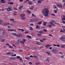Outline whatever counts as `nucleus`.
Masks as SVG:
<instances>
[{"instance_id": "f257e3e1", "label": "nucleus", "mask_w": 65, "mask_h": 65, "mask_svg": "<svg viewBox=\"0 0 65 65\" xmlns=\"http://www.w3.org/2000/svg\"><path fill=\"white\" fill-rule=\"evenodd\" d=\"M42 12L43 15H44L45 17H47L48 16V14L49 12V11L48 9L47 8H45L43 10Z\"/></svg>"}, {"instance_id": "f03ea898", "label": "nucleus", "mask_w": 65, "mask_h": 65, "mask_svg": "<svg viewBox=\"0 0 65 65\" xmlns=\"http://www.w3.org/2000/svg\"><path fill=\"white\" fill-rule=\"evenodd\" d=\"M52 52L53 53H55V54H56L58 53V50H57V48H53L52 49Z\"/></svg>"}, {"instance_id": "7ed1b4c3", "label": "nucleus", "mask_w": 65, "mask_h": 65, "mask_svg": "<svg viewBox=\"0 0 65 65\" xmlns=\"http://www.w3.org/2000/svg\"><path fill=\"white\" fill-rule=\"evenodd\" d=\"M13 9L10 6L7 8V10L9 11H11Z\"/></svg>"}, {"instance_id": "20e7f679", "label": "nucleus", "mask_w": 65, "mask_h": 65, "mask_svg": "<svg viewBox=\"0 0 65 65\" xmlns=\"http://www.w3.org/2000/svg\"><path fill=\"white\" fill-rule=\"evenodd\" d=\"M60 39H61V41H65V37L64 36H62L60 38Z\"/></svg>"}, {"instance_id": "39448f33", "label": "nucleus", "mask_w": 65, "mask_h": 65, "mask_svg": "<svg viewBox=\"0 0 65 65\" xmlns=\"http://www.w3.org/2000/svg\"><path fill=\"white\" fill-rule=\"evenodd\" d=\"M56 5V6L58 7H59V8H62L63 7L62 6L61 4H57Z\"/></svg>"}, {"instance_id": "423d86ee", "label": "nucleus", "mask_w": 65, "mask_h": 65, "mask_svg": "<svg viewBox=\"0 0 65 65\" xmlns=\"http://www.w3.org/2000/svg\"><path fill=\"white\" fill-rule=\"evenodd\" d=\"M22 35L21 34H19L17 35V36L19 37H22Z\"/></svg>"}, {"instance_id": "0eeeda50", "label": "nucleus", "mask_w": 65, "mask_h": 65, "mask_svg": "<svg viewBox=\"0 0 65 65\" xmlns=\"http://www.w3.org/2000/svg\"><path fill=\"white\" fill-rule=\"evenodd\" d=\"M23 8V6H21L19 7V10H21V9H22Z\"/></svg>"}, {"instance_id": "6e6552de", "label": "nucleus", "mask_w": 65, "mask_h": 65, "mask_svg": "<svg viewBox=\"0 0 65 65\" xmlns=\"http://www.w3.org/2000/svg\"><path fill=\"white\" fill-rule=\"evenodd\" d=\"M50 23L51 24V25H52V26H54V27L56 26H55V25L54 24H53V22H50Z\"/></svg>"}, {"instance_id": "1a4fd4ad", "label": "nucleus", "mask_w": 65, "mask_h": 65, "mask_svg": "<svg viewBox=\"0 0 65 65\" xmlns=\"http://www.w3.org/2000/svg\"><path fill=\"white\" fill-rule=\"evenodd\" d=\"M1 2L3 3H5V2L4 1V0H1Z\"/></svg>"}, {"instance_id": "9d476101", "label": "nucleus", "mask_w": 65, "mask_h": 65, "mask_svg": "<svg viewBox=\"0 0 65 65\" xmlns=\"http://www.w3.org/2000/svg\"><path fill=\"white\" fill-rule=\"evenodd\" d=\"M8 25H9V23H4L3 24V26H6Z\"/></svg>"}, {"instance_id": "9b49d317", "label": "nucleus", "mask_w": 65, "mask_h": 65, "mask_svg": "<svg viewBox=\"0 0 65 65\" xmlns=\"http://www.w3.org/2000/svg\"><path fill=\"white\" fill-rule=\"evenodd\" d=\"M63 18H62V20L63 21H65V15H63Z\"/></svg>"}, {"instance_id": "f8f14e48", "label": "nucleus", "mask_w": 65, "mask_h": 65, "mask_svg": "<svg viewBox=\"0 0 65 65\" xmlns=\"http://www.w3.org/2000/svg\"><path fill=\"white\" fill-rule=\"evenodd\" d=\"M12 34L13 36H17V34L15 33H12Z\"/></svg>"}, {"instance_id": "ddd939ff", "label": "nucleus", "mask_w": 65, "mask_h": 65, "mask_svg": "<svg viewBox=\"0 0 65 65\" xmlns=\"http://www.w3.org/2000/svg\"><path fill=\"white\" fill-rule=\"evenodd\" d=\"M11 54H12V53L10 52H8L6 53L7 55H11Z\"/></svg>"}, {"instance_id": "4468645a", "label": "nucleus", "mask_w": 65, "mask_h": 65, "mask_svg": "<svg viewBox=\"0 0 65 65\" xmlns=\"http://www.w3.org/2000/svg\"><path fill=\"white\" fill-rule=\"evenodd\" d=\"M25 15V14H20V16L21 17H24Z\"/></svg>"}, {"instance_id": "2eb2a0df", "label": "nucleus", "mask_w": 65, "mask_h": 65, "mask_svg": "<svg viewBox=\"0 0 65 65\" xmlns=\"http://www.w3.org/2000/svg\"><path fill=\"white\" fill-rule=\"evenodd\" d=\"M46 47L47 48L48 47H51V45H46Z\"/></svg>"}, {"instance_id": "dca6fc26", "label": "nucleus", "mask_w": 65, "mask_h": 65, "mask_svg": "<svg viewBox=\"0 0 65 65\" xmlns=\"http://www.w3.org/2000/svg\"><path fill=\"white\" fill-rule=\"evenodd\" d=\"M39 33H40V34H43V31H39Z\"/></svg>"}, {"instance_id": "f3484780", "label": "nucleus", "mask_w": 65, "mask_h": 65, "mask_svg": "<svg viewBox=\"0 0 65 65\" xmlns=\"http://www.w3.org/2000/svg\"><path fill=\"white\" fill-rule=\"evenodd\" d=\"M61 48H65V47H64V45H61Z\"/></svg>"}, {"instance_id": "a211bd4d", "label": "nucleus", "mask_w": 65, "mask_h": 65, "mask_svg": "<svg viewBox=\"0 0 65 65\" xmlns=\"http://www.w3.org/2000/svg\"><path fill=\"white\" fill-rule=\"evenodd\" d=\"M25 58L27 60H29V59H30V57H26Z\"/></svg>"}, {"instance_id": "6ab92c4d", "label": "nucleus", "mask_w": 65, "mask_h": 65, "mask_svg": "<svg viewBox=\"0 0 65 65\" xmlns=\"http://www.w3.org/2000/svg\"><path fill=\"white\" fill-rule=\"evenodd\" d=\"M34 8V7L33 6H31V8H30V9H31V10H33V9Z\"/></svg>"}, {"instance_id": "aec40b11", "label": "nucleus", "mask_w": 65, "mask_h": 65, "mask_svg": "<svg viewBox=\"0 0 65 65\" xmlns=\"http://www.w3.org/2000/svg\"><path fill=\"white\" fill-rule=\"evenodd\" d=\"M26 12L27 13H30L31 12V11H29V10H27L26 11Z\"/></svg>"}, {"instance_id": "412c9836", "label": "nucleus", "mask_w": 65, "mask_h": 65, "mask_svg": "<svg viewBox=\"0 0 65 65\" xmlns=\"http://www.w3.org/2000/svg\"><path fill=\"white\" fill-rule=\"evenodd\" d=\"M36 28L37 29H39L40 27L38 25H37L36 26Z\"/></svg>"}, {"instance_id": "4be33fe9", "label": "nucleus", "mask_w": 65, "mask_h": 65, "mask_svg": "<svg viewBox=\"0 0 65 65\" xmlns=\"http://www.w3.org/2000/svg\"><path fill=\"white\" fill-rule=\"evenodd\" d=\"M29 28L30 30H31V31L33 30V28H32V27H31L30 26L29 27Z\"/></svg>"}, {"instance_id": "5701e85b", "label": "nucleus", "mask_w": 65, "mask_h": 65, "mask_svg": "<svg viewBox=\"0 0 65 65\" xmlns=\"http://www.w3.org/2000/svg\"><path fill=\"white\" fill-rule=\"evenodd\" d=\"M38 20L37 19H34V21H35V22H37V21H38Z\"/></svg>"}, {"instance_id": "b1692460", "label": "nucleus", "mask_w": 65, "mask_h": 65, "mask_svg": "<svg viewBox=\"0 0 65 65\" xmlns=\"http://www.w3.org/2000/svg\"><path fill=\"white\" fill-rule=\"evenodd\" d=\"M21 19H22V20H24L26 19V18H25V17H22L21 18Z\"/></svg>"}, {"instance_id": "393cba45", "label": "nucleus", "mask_w": 65, "mask_h": 65, "mask_svg": "<svg viewBox=\"0 0 65 65\" xmlns=\"http://www.w3.org/2000/svg\"><path fill=\"white\" fill-rule=\"evenodd\" d=\"M41 24H42V22H38V24L39 25H41Z\"/></svg>"}, {"instance_id": "a878e982", "label": "nucleus", "mask_w": 65, "mask_h": 65, "mask_svg": "<svg viewBox=\"0 0 65 65\" xmlns=\"http://www.w3.org/2000/svg\"><path fill=\"white\" fill-rule=\"evenodd\" d=\"M48 27H50V28H51V27H52V25H48Z\"/></svg>"}, {"instance_id": "bb28decb", "label": "nucleus", "mask_w": 65, "mask_h": 65, "mask_svg": "<svg viewBox=\"0 0 65 65\" xmlns=\"http://www.w3.org/2000/svg\"><path fill=\"white\" fill-rule=\"evenodd\" d=\"M20 43H21V44H24L25 42H24L23 41H21L20 42Z\"/></svg>"}, {"instance_id": "cd10ccee", "label": "nucleus", "mask_w": 65, "mask_h": 65, "mask_svg": "<svg viewBox=\"0 0 65 65\" xmlns=\"http://www.w3.org/2000/svg\"><path fill=\"white\" fill-rule=\"evenodd\" d=\"M28 3L29 5H32V3L30 1L28 2Z\"/></svg>"}, {"instance_id": "c85d7f7f", "label": "nucleus", "mask_w": 65, "mask_h": 65, "mask_svg": "<svg viewBox=\"0 0 65 65\" xmlns=\"http://www.w3.org/2000/svg\"><path fill=\"white\" fill-rule=\"evenodd\" d=\"M34 20L31 19L29 20L30 22H34Z\"/></svg>"}, {"instance_id": "c756f323", "label": "nucleus", "mask_w": 65, "mask_h": 65, "mask_svg": "<svg viewBox=\"0 0 65 65\" xmlns=\"http://www.w3.org/2000/svg\"><path fill=\"white\" fill-rule=\"evenodd\" d=\"M31 17H36L35 15L33 14H32V15H31Z\"/></svg>"}, {"instance_id": "7c9ffc66", "label": "nucleus", "mask_w": 65, "mask_h": 65, "mask_svg": "<svg viewBox=\"0 0 65 65\" xmlns=\"http://www.w3.org/2000/svg\"><path fill=\"white\" fill-rule=\"evenodd\" d=\"M18 30H22L21 31L23 32L24 31V29H18Z\"/></svg>"}, {"instance_id": "2f4dec72", "label": "nucleus", "mask_w": 65, "mask_h": 65, "mask_svg": "<svg viewBox=\"0 0 65 65\" xmlns=\"http://www.w3.org/2000/svg\"><path fill=\"white\" fill-rule=\"evenodd\" d=\"M33 57L35 58H37V56L35 55H34L33 56Z\"/></svg>"}, {"instance_id": "473e14b6", "label": "nucleus", "mask_w": 65, "mask_h": 65, "mask_svg": "<svg viewBox=\"0 0 65 65\" xmlns=\"http://www.w3.org/2000/svg\"><path fill=\"white\" fill-rule=\"evenodd\" d=\"M8 4H13V3L12 2H9L8 3Z\"/></svg>"}, {"instance_id": "72a5a7b5", "label": "nucleus", "mask_w": 65, "mask_h": 65, "mask_svg": "<svg viewBox=\"0 0 65 65\" xmlns=\"http://www.w3.org/2000/svg\"><path fill=\"white\" fill-rule=\"evenodd\" d=\"M9 47L10 48H13V47L11 46L10 45L9 46Z\"/></svg>"}, {"instance_id": "f704fd0d", "label": "nucleus", "mask_w": 65, "mask_h": 65, "mask_svg": "<svg viewBox=\"0 0 65 65\" xmlns=\"http://www.w3.org/2000/svg\"><path fill=\"white\" fill-rule=\"evenodd\" d=\"M27 37H28V38H31V37H32L31 36L29 35L27 36Z\"/></svg>"}, {"instance_id": "c9c22d12", "label": "nucleus", "mask_w": 65, "mask_h": 65, "mask_svg": "<svg viewBox=\"0 0 65 65\" xmlns=\"http://www.w3.org/2000/svg\"><path fill=\"white\" fill-rule=\"evenodd\" d=\"M38 3H41V1H38Z\"/></svg>"}, {"instance_id": "e433bc0d", "label": "nucleus", "mask_w": 65, "mask_h": 65, "mask_svg": "<svg viewBox=\"0 0 65 65\" xmlns=\"http://www.w3.org/2000/svg\"><path fill=\"white\" fill-rule=\"evenodd\" d=\"M3 35H5L6 34V33H5V31H3Z\"/></svg>"}, {"instance_id": "4c0bfd02", "label": "nucleus", "mask_w": 65, "mask_h": 65, "mask_svg": "<svg viewBox=\"0 0 65 65\" xmlns=\"http://www.w3.org/2000/svg\"><path fill=\"white\" fill-rule=\"evenodd\" d=\"M46 53L48 54V55H50V53H49V52H46Z\"/></svg>"}, {"instance_id": "58836bf2", "label": "nucleus", "mask_w": 65, "mask_h": 65, "mask_svg": "<svg viewBox=\"0 0 65 65\" xmlns=\"http://www.w3.org/2000/svg\"><path fill=\"white\" fill-rule=\"evenodd\" d=\"M10 59H14V60H15V57H11L10 58Z\"/></svg>"}, {"instance_id": "ea45409f", "label": "nucleus", "mask_w": 65, "mask_h": 65, "mask_svg": "<svg viewBox=\"0 0 65 65\" xmlns=\"http://www.w3.org/2000/svg\"><path fill=\"white\" fill-rule=\"evenodd\" d=\"M43 31H44V32H47L46 30L45 29H44L43 30Z\"/></svg>"}, {"instance_id": "a19ab883", "label": "nucleus", "mask_w": 65, "mask_h": 65, "mask_svg": "<svg viewBox=\"0 0 65 65\" xmlns=\"http://www.w3.org/2000/svg\"><path fill=\"white\" fill-rule=\"evenodd\" d=\"M10 20L11 21H14V19H10Z\"/></svg>"}, {"instance_id": "79ce46f5", "label": "nucleus", "mask_w": 65, "mask_h": 65, "mask_svg": "<svg viewBox=\"0 0 65 65\" xmlns=\"http://www.w3.org/2000/svg\"><path fill=\"white\" fill-rule=\"evenodd\" d=\"M2 23V21L1 20H0V25Z\"/></svg>"}, {"instance_id": "37998d69", "label": "nucleus", "mask_w": 65, "mask_h": 65, "mask_svg": "<svg viewBox=\"0 0 65 65\" xmlns=\"http://www.w3.org/2000/svg\"><path fill=\"white\" fill-rule=\"evenodd\" d=\"M39 41H40V42H43V40H39Z\"/></svg>"}, {"instance_id": "c03bdc74", "label": "nucleus", "mask_w": 65, "mask_h": 65, "mask_svg": "<svg viewBox=\"0 0 65 65\" xmlns=\"http://www.w3.org/2000/svg\"><path fill=\"white\" fill-rule=\"evenodd\" d=\"M44 26H46V22H44Z\"/></svg>"}, {"instance_id": "a18cd8bd", "label": "nucleus", "mask_w": 65, "mask_h": 65, "mask_svg": "<svg viewBox=\"0 0 65 65\" xmlns=\"http://www.w3.org/2000/svg\"><path fill=\"white\" fill-rule=\"evenodd\" d=\"M23 42H26V39H23Z\"/></svg>"}, {"instance_id": "49530a36", "label": "nucleus", "mask_w": 65, "mask_h": 65, "mask_svg": "<svg viewBox=\"0 0 65 65\" xmlns=\"http://www.w3.org/2000/svg\"><path fill=\"white\" fill-rule=\"evenodd\" d=\"M54 12L55 13H57V10H55L54 11Z\"/></svg>"}, {"instance_id": "de8ad7c7", "label": "nucleus", "mask_w": 65, "mask_h": 65, "mask_svg": "<svg viewBox=\"0 0 65 65\" xmlns=\"http://www.w3.org/2000/svg\"><path fill=\"white\" fill-rule=\"evenodd\" d=\"M37 35H38V36H41V34H37Z\"/></svg>"}, {"instance_id": "09e8293b", "label": "nucleus", "mask_w": 65, "mask_h": 65, "mask_svg": "<svg viewBox=\"0 0 65 65\" xmlns=\"http://www.w3.org/2000/svg\"><path fill=\"white\" fill-rule=\"evenodd\" d=\"M14 24H16L17 23V21H14L13 22Z\"/></svg>"}, {"instance_id": "8fccbe9b", "label": "nucleus", "mask_w": 65, "mask_h": 65, "mask_svg": "<svg viewBox=\"0 0 65 65\" xmlns=\"http://www.w3.org/2000/svg\"><path fill=\"white\" fill-rule=\"evenodd\" d=\"M2 38V36H0V40Z\"/></svg>"}, {"instance_id": "3c124183", "label": "nucleus", "mask_w": 65, "mask_h": 65, "mask_svg": "<svg viewBox=\"0 0 65 65\" xmlns=\"http://www.w3.org/2000/svg\"><path fill=\"white\" fill-rule=\"evenodd\" d=\"M2 42H4L5 41V40L4 39H2Z\"/></svg>"}, {"instance_id": "603ef678", "label": "nucleus", "mask_w": 65, "mask_h": 65, "mask_svg": "<svg viewBox=\"0 0 65 65\" xmlns=\"http://www.w3.org/2000/svg\"><path fill=\"white\" fill-rule=\"evenodd\" d=\"M17 59H19V58H20V56H17Z\"/></svg>"}, {"instance_id": "864d4df0", "label": "nucleus", "mask_w": 65, "mask_h": 65, "mask_svg": "<svg viewBox=\"0 0 65 65\" xmlns=\"http://www.w3.org/2000/svg\"><path fill=\"white\" fill-rule=\"evenodd\" d=\"M18 41H19V42H21V39H19L18 40Z\"/></svg>"}, {"instance_id": "5fc2aeb1", "label": "nucleus", "mask_w": 65, "mask_h": 65, "mask_svg": "<svg viewBox=\"0 0 65 65\" xmlns=\"http://www.w3.org/2000/svg\"><path fill=\"white\" fill-rule=\"evenodd\" d=\"M48 36H51V37H52V36H53L52 35H51V34H49Z\"/></svg>"}, {"instance_id": "6e6d98bb", "label": "nucleus", "mask_w": 65, "mask_h": 65, "mask_svg": "<svg viewBox=\"0 0 65 65\" xmlns=\"http://www.w3.org/2000/svg\"><path fill=\"white\" fill-rule=\"evenodd\" d=\"M12 45L13 46H14L15 47H17V46H15V45H14L13 44H12Z\"/></svg>"}, {"instance_id": "4d7b16f0", "label": "nucleus", "mask_w": 65, "mask_h": 65, "mask_svg": "<svg viewBox=\"0 0 65 65\" xmlns=\"http://www.w3.org/2000/svg\"><path fill=\"white\" fill-rule=\"evenodd\" d=\"M51 15H54V16H55V15H55V14H52Z\"/></svg>"}, {"instance_id": "13d9d810", "label": "nucleus", "mask_w": 65, "mask_h": 65, "mask_svg": "<svg viewBox=\"0 0 65 65\" xmlns=\"http://www.w3.org/2000/svg\"><path fill=\"white\" fill-rule=\"evenodd\" d=\"M19 60H20V61H21H21H23V59H22V58H20L19 59Z\"/></svg>"}, {"instance_id": "bf43d9fd", "label": "nucleus", "mask_w": 65, "mask_h": 65, "mask_svg": "<svg viewBox=\"0 0 65 65\" xmlns=\"http://www.w3.org/2000/svg\"><path fill=\"white\" fill-rule=\"evenodd\" d=\"M39 64V63H35V64L36 65H38Z\"/></svg>"}, {"instance_id": "052dcab7", "label": "nucleus", "mask_w": 65, "mask_h": 65, "mask_svg": "<svg viewBox=\"0 0 65 65\" xmlns=\"http://www.w3.org/2000/svg\"><path fill=\"white\" fill-rule=\"evenodd\" d=\"M62 22L63 24H65V22L64 21H62Z\"/></svg>"}, {"instance_id": "680f3d73", "label": "nucleus", "mask_w": 65, "mask_h": 65, "mask_svg": "<svg viewBox=\"0 0 65 65\" xmlns=\"http://www.w3.org/2000/svg\"><path fill=\"white\" fill-rule=\"evenodd\" d=\"M6 44V45H8H8H9V44L8 43H7Z\"/></svg>"}, {"instance_id": "e2e57ef3", "label": "nucleus", "mask_w": 65, "mask_h": 65, "mask_svg": "<svg viewBox=\"0 0 65 65\" xmlns=\"http://www.w3.org/2000/svg\"><path fill=\"white\" fill-rule=\"evenodd\" d=\"M25 33H26V34H28V32L25 31Z\"/></svg>"}, {"instance_id": "0e129e2a", "label": "nucleus", "mask_w": 65, "mask_h": 65, "mask_svg": "<svg viewBox=\"0 0 65 65\" xmlns=\"http://www.w3.org/2000/svg\"><path fill=\"white\" fill-rule=\"evenodd\" d=\"M30 25H31V26H33V25H34L33 24V23H31L30 24Z\"/></svg>"}, {"instance_id": "69168bd1", "label": "nucleus", "mask_w": 65, "mask_h": 65, "mask_svg": "<svg viewBox=\"0 0 65 65\" xmlns=\"http://www.w3.org/2000/svg\"><path fill=\"white\" fill-rule=\"evenodd\" d=\"M46 60L47 62H49V59H48V58Z\"/></svg>"}, {"instance_id": "338daca9", "label": "nucleus", "mask_w": 65, "mask_h": 65, "mask_svg": "<svg viewBox=\"0 0 65 65\" xmlns=\"http://www.w3.org/2000/svg\"><path fill=\"white\" fill-rule=\"evenodd\" d=\"M63 30L64 32H65V29L64 28L63 29Z\"/></svg>"}, {"instance_id": "774afa93", "label": "nucleus", "mask_w": 65, "mask_h": 65, "mask_svg": "<svg viewBox=\"0 0 65 65\" xmlns=\"http://www.w3.org/2000/svg\"><path fill=\"white\" fill-rule=\"evenodd\" d=\"M60 32H64V31H63V30H61L60 31Z\"/></svg>"}]
</instances>
